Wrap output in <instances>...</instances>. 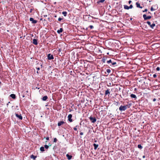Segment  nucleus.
Wrapping results in <instances>:
<instances>
[{
	"mask_svg": "<svg viewBox=\"0 0 160 160\" xmlns=\"http://www.w3.org/2000/svg\"><path fill=\"white\" fill-rule=\"evenodd\" d=\"M48 98V97L47 96H44L42 98V100L44 101H46Z\"/></svg>",
	"mask_w": 160,
	"mask_h": 160,
	"instance_id": "nucleus-13",
	"label": "nucleus"
},
{
	"mask_svg": "<svg viewBox=\"0 0 160 160\" xmlns=\"http://www.w3.org/2000/svg\"><path fill=\"white\" fill-rule=\"evenodd\" d=\"M72 71H71V74H72Z\"/></svg>",
	"mask_w": 160,
	"mask_h": 160,
	"instance_id": "nucleus-47",
	"label": "nucleus"
},
{
	"mask_svg": "<svg viewBox=\"0 0 160 160\" xmlns=\"http://www.w3.org/2000/svg\"><path fill=\"white\" fill-rule=\"evenodd\" d=\"M109 90H108L106 91V92H105L106 96L108 94H109Z\"/></svg>",
	"mask_w": 160,
	"mask_h": 160,
	"instance_id": "nucleus-26",
	"label": "nucleus"
},
{
	"mask_svg": "<svg viewBox=\"0 0 160 160\" xmlns=\"http://www.w3.org/2000/svg\"><path fill=\"white\" fill-rule=\"evenodd\" d=\"M48 59L49 60L53 59L54 58L53 55L51 54H48Z\"/></svg>",
	"mask_w": 160,
	"mask_h": 160,
	"instance_id": "nucleus-4",
	"label": "nucleus"
},
{
	"mask_svg": "<svg viewBox=\"0 0 160 160\" xmlns=\"http://www.w3.org/2000/svg\"><path fill=\"white\" fill-rule=\"evenodd\" d=\"M156 9H154L153 8V7H152L151 8V11H155V10Z\"/></svg>",
	"mask_w": 160,
	"mask_h": 160,
	"instance_id": "nucleus-28",
	"label": "nucleus"
},
{
	"mask_svg": "<svg viewBox=\"0 0 160 160\" xmlns=\"http://www.w3.org/2000/svg\"><path fill=\"white\" fill-rule=\"evenodd\" d=\"M80 135H83V132H81L80 133Z\"/></svg>",
	"mask_w": 160,
	"mask_h": 160,
	"instance_id": "nucleus-41",
	"label": "nucleus"
},
{
	"mask_svg": "<svg viewBox=\"0 0 160 160\" xmlns=\"http://www.w3.org/2000/svg\"><path fill=\"white\" fill-rule=\"evenodd\" d=\"M104 0H99V1L98 2V3H99V2H104Z\"/></svg>",
	"mask_w": 160,
	"mask_h": 160,
	"instance_id": "nucleus-27",
	"label": "nucleus"
},
{
	"mask_svg": "<svg viewBox=\"0 0 160 160\" xmlns=\"http://www.w3.org/2000/svg\"><path fill=\"white\" fill-rule=\"evenodd\" d=\"M145 155H144L142 156L143 158H145Z\"/></svg>",
	"mask_w": 160,
	"mask_h": 160,
	"instance_id": "nucleus-44",
	"label": "nucleus"
},
{
	"mask_svg": "<svg viewBox=\"0 0 160 160\" xmlns=\"http://www.w3.org/2000/svg\"><path fill=\"white\" fill-rule=\"evenodd\" d=\"M156 101V99L155 98H154L153 99V102H155Z\"/></svg>",
	"mask_w": 160,
	"mask_h": 160,
	"instance_id": "nucleus-43",
	"label": "nucleus"
},
{
	"mask_svg": "<svg viewBox=\"0 0 160 160\" xmlns=\"http://www.w3.org/2000/svg\"><path fill=\"white\" fill-rule=\"evenodd\" d=\"M143 17L145 20H147L150 19L151 18V17L148 16L147 17L146 14H144L143 15Z\"/></svg>",
	"mask_w": 160,
	"mask_h": 160,
	"instance_id": "nucleus-3",
	"label": "nucleus"
},
{
	"mask_svg": "<svg viewBox=\"0 0 160 160\" xmlns=\"http://www.w3.org/2000/svg\"><path fill=\"white\" fill-rule=\"evenodd\" d=\"M90 28V29H92L93 28V27L92 25H90L89 27Z\"/></svg>",
	"mask_w": 160,
	"mask_h": 160,
	"instance_id": "nucleus-32",
	"label": "nucleus"
},
{
	"mask_svg": "<svg viewBox=\"0 0 160 160\" xmlns=\"http://www.w3.org/2000/svg\"><path fill=\"white\" fill-rule=\"evenodd\" d=\"M107 62L108 63H110V60H107Z\"/></svg>",
	"mask_w": 160,
	"mask_h": 160,
	"instance_id": "nucleus-37",
	"label": "nucleus"
},
{
	"mask_svg": "<svg viewBox=\"0 0 160 160\" xmlns=\"http://www.w3.org/2000/svg\"><path fill=\"white\" fill-rule=\"evenodd\" d=\"M107 72L108 73H109L110 72V71H107Z\"/></svg>",
	"mask_w": 160,
	"mask_h": 160,
	"instance_id": "nucleus-46",
	"label": "nucleus"
},
{
	"mask_svg": "<svg viewBox=\"0 0 160 160\" xmlns=\"http://www.w3.org/2000/svg\"><path fill=\"white\" fill-rule=\"evenodd\" d=\"M63 31V29L62 28H60L59 30L57 31V32L58 33H60L62 32Z\"/></svg>",
	"mask_w": 160,
	"mask_h": 160,
	"instance_id": "nucleus-15",
	"label": "nucleus"
},
{
	"mask_svg": "<svg viewBox=\"0 0 160 160\" xmlns=\"http://www.w3.org/2000/svg\"><path fill=\"white\" fill-rule=\"evenodd\" d=\"M46 139L47 140H49V138L48 137H47L46 138Z\"/></svg>",
	"mask_w": 160,
	"mask_h": 160,
	"instance_id": "nucleus-40",
	"label": "nucleus"
},
{
	"mask_svg": "<svg viewBox=\"0 0 160 160\" xmlns=\"http://www.w3.org/2000/svg\"><path fill=\"white\" fill-rule=\"evenodd\" d=\"M1 83V82H0V83Z\"/></svg>",
	"mask_w": 160,
	"mask_h": 160,
	"instance_id": "nucleus-56",
	"label": "nucleus"
},
{
	"mask_svg": "<svg viewBox=\"0 0 160 160\" xmlns=\"http://www.w3.org/2000/svg\"><path fill=\"white\" fill-rule=\"evenodd\" d=\"M37 73H38V71H37Z\"/></svg>",
	"mask_w": 160,
	"mask_h": 160,
	"instance_id": "nucleus-54",
	"label": "nucleus"
},
{
	"mask_svg": "<svg viewBox=\"0 0 160 160\" xmlns=\"http://www.w3.org/2000/svg\"><path fill=\"white\" fill-rule=\"evenodd\" d=\"M131 106V104H127L125 106H126V108H129L130 106Z\"/></svg>",
	"mask_w": 160,
	"mask_h": 160,
	"instance_id": "nucleus-25",
	"label": "nucleus"
},
{
	"mask_svg": "<svg viewBox=\"0 0 160 160\" xmlns=\"http://www.w3.org/2000/svg\"><path fill=\"white\" fill-rule=\"evenodd\" d=\"M32 43L33 44L35 45H37L38 44L37 40V39H33V42Z\"/></svg>",
	"mask_w": 160,
	"mask_h": 160,
	"instance_id": "nucleus-8",
	"label": "nucleus"
},
{
	"mask_svg": "<svg viewBox=\"0 0 160 160\" xmlns=\"http://www.w3.org/2000/svg\"><path fill=\"white\" fill-rule=\"evenodd\" d=\"M30 21L32 22V23H36L37 22V21L36 20H34V19L32 18H30Z\"/></svg>",
	"mask_w": 160,
	"mask_h": 160,
	"instance_id": "nucleus-7",
	"label": "nucleus"
},
{
	"mask_svg": "<svg viewBox=\"0 0 160 160\" xmlns=\"http://www.w3.org/2000/svg\"><path fill=\"white\" fill-rule=\"evenodd\" d=\"M38 69L39 70V68H38Z\"/></svg>",
	"mask_w": 160,
	"mask_h": 160,
	"instance_id": "nucleus-49",
	"label": "nucleus"
},
{
	"mask_svg": "<svg viewBox=\"0 0 160 160\" xmlns=\"http://www.w3.org/2000/svg\"><path fill=\"white\" fill-rule=\"evenodd\" d=\"M57 141V139L56 138H55L54 139V141H53V142H56Z\"/></svg>",
	"mask_w": 160,
	"mask_h": 160,
	"instance_id": "nucleus-31",
	"label": "nucleus"
},
{
	"mask_svg": "<svg viewBox=\"0 0 160 160\" xmlns=\"http://www.w3.org/2000/svg\"><path fill=\"white\" fill-rule=\"evenodd\" d=\"M111 89V90L112 91V88Z\"/></svg>",
	"mask_w": 160,
	"mask_h": 160,
	"instance_id": "nucleus-50",
	"label": "nucleus"
},
{
	"mask_svg": "<svg viewBox=\"0 0 160 160\" xmlns=\"http://www.w3.org/2000/svg\"><path fill=\"white\" fill-rule=\"evenodd\" d=\"M126 109V106H125L121 105L119 108V110L121 111H125Z\"/></svg>",
	"mask_w": 160,
	"mask_h": 160,
	"instance_id": "nucleus-1",
	"label": "nucleus"
},
{
	"mask_svg": "<svg viewBox=\"0 0 160 160\" xmlns=\"http://www.w3.org/2000/svg\"><path fill=\"white\" fill-rule=\"evenodd\" d=\"M111 63L112 65H113V66H114L116 64V62H112L111 60Z\"/></svg>",
	"mask_w": 160,
	"mask_h": 160,
	"instance_id": "nucleus-23",
	"label": "nucleus"
},
{
	"mask_svg": "<svg viewBox=\"0 0 160 160\" xmlns=\"http://www.w3.org/2000/svg\"><path fill=\"white\" fill-rule=\"evenodd\" d=\"M157 75L155 74H154L153 75V77L154 78H156L157 77Z\"/></svg>",
	"mask_w": 160,
	"mask_h": 160,
	"instance_id": "nucleus-34",
	"label": "nucleus"
},
{
	"mask_svg": "<svg viewBox=\"0 0 160 160\" xmlns=\"http://www.w3.org/2000/svg\"><path fill=\"white\" fill-rule=\"evenodd\" d=\"M89 118L91 121L92 123H94L96 121V119L95 117H93L91 116L89 117Z\"/></svg>",
	"mask_w": 160,
	"mask_h": 160,
	"instance_id": "nucleus-2",
	"label": "nucleus"
},
{
	"mask_svg": "<svg viewBox=\"0 0 160 160\" xmlns=\"http://www.w3.org/2000/svg\"><path fill=\"white\" fill-rule=\"evenodd\" d=\"M93 146H94V149L96 150L97 149V148L98 147V144H96L95 143H94L93 144Z\"/></svg>",
	"mask_w": 160,
	"mask_h": 160,
	"instance_id": "nucleus-17",
	"label": "nucleus"
},
{
	"mask_svg": "<svg viewBox=\"0 0 160 160\" xmlns=\"http://www.w3.org/2000/svg\"><path fill=\"white\" fill-rule=\"evenodd\" d=\"M62 14L64 16H66L67 14V12L66 11L63 12H62Z\"/></svg>",
	"mask_w": 160,
	"mask_h": 160,
	"instance_id": "nucleus-22",
	"label": "nucleus"
},
{
	"mask_svg": "<svg viewBox=\"0 0 160 160\" xmlns=\"http://www.w3.org/2000/svg\"><path fill=\"white\" fill-rule=\"evenodd\" d=\"M44 148L46 149H48L49 148V146L48 145H44Z\"/></svg>",
	"mask_w": 160,
	"mask_h": 160,
	"instance_id": "nucleus-29",
	"label": "nucleus"
},
{
	"mask_svg": "<svg viewBox=\"0 0 160 160\" xmlns=\"http://www.w3.org/2000/svg\"><path fill=\"white\" fill-rule=\"evenodd\" d=\"M16 116L19 118L20 120H22V117L21 116V114L18 115L17 113H15Z\"/></svg>",
	"mask_w": 160,
	"mask_h": 160,
	"instance_id": "nucleus-6",
	"label": "nucleus"
},
{
	"mask_svg": "<svg viewBox=\"0 0 160 160\" xmlns=\"http://www.w3.org/2000/svg\"><path fill=\"white\" fill-rule=\"evenodd\" d=\"M73 129L75 131H77V128L76 127L74 128Z\"/></svg>",
	"mask_w": 160,
	"mask_h": 160,
	"instance_id": "nucleus-36",
	"label": "nucleus"
},
{
	"mask_svg": "<svg viewBox=\"0 0 160 160\" xmlns=\"http://www.w3.org/2000/svg\"><path fill=\"white\" fill-rule=\"evenodd\" d=\"M10 97L13 99H15L16 98V95L14 94H12L10 95Z\"/></svg>",
	"mask_w": 160,
	"mask_h": 160,
	"instance_id": "nucleus-14",
	"label": "nucleus"
},
{
	"mask_svg": "<svg viewBox=\"0 0 160 160\" xmlns=\"http://www.w3.org/2000/svg\"><path fill=\"white\" fill-rule=\"evenodd\" d=\"M138 147L140 149H142V147L140 144H138Z\"/></svg>",
	"mask_w": 160,
	"mask_h": 160,
	"instance_id": "nucleus-24",
	"label": "nucleus"
},
{
	"mask_svg": "<svg viewBox=\"0 0 160 160\" xmlns=\"http://www.w3.org/2000/svg\"><path fill=\"white\" fill-rule=\"evenodd\" d=\"M107 54H109V53H107Z\"/></svg>",
	"mask_w": 160,
	"mask_h": 160,
	"instance_id": "nucleus-55",
	"label": "nucleus"
},
{
	"mask_svg": "<svg viewBox=\"0 0 160 160\" xmlns=\"http://www.w3.org/2000/svg\"><path fill=\"white\" fill-rule=\"evenodd\" d=\"M130 97L132 98H135V99H136L137 98V97L136 96V95H135V94H131Z\"/></svg>",
	"mask_w": 160,
	"mask_h": 160,
	"instance_id": "nucleus-10",
	"label": "nucleus"
},
{
	"mask_svg": "<svg viewBox=\"0 0 160 160\" xmlns=\"http://www.w3.org/2000/svg\"><path fill=\"white\" fill-rule=\"evenodd\" d=\"M62 19V18H58V21H61V20Z\"/></svg>",
	"mask_w": 160,
	"mask_h": 160,
	"instance_id": "nucleus-35",
	"label": "nucleus"
},
{
	"mask_svg": "<svg viewBox=\"0 0 160 160\" xmlns=\"http://www.w3.org/2000/svg\"><path fill=\"white\" fill-rule=\"evenodd\" d=\"M30 158H31L33 159H35L36 158H37V156H34V155H32L30 156Z\"/></svg>",
	"mask_w": 160,
	"mask_h": 160,
	"instance_id": "nucleus-16",
	"label": "nucleus"
},
{
	"mask_svg": "<svg viewBox=\"0 0 160 160\" xmlns=\"http://www.w3.org/2000/svg\"><path fill=\"white\" fill-rule=\"evenodd\" d=\"M66 157L68 160L71 159L72 158V156L71 155H70L68 154H67L66 155Z\"/></svg>",
	"mask_w": 160,
	"mask_h": 160,
	"instance_id": "nucleus-12",
	"label": "nucleus"
},
{
	"mask_svg": "<svg viewBox=\"0 0 160 160\" xmlns=\"http://www.w3.org/2000/svg\"><path fill=\"white\" fill-rule=\"evenodd\" d=\"M136 5L137 7L140 8H142V7L140 6V3H138V2H137L136 3Z\"/></svg>",
	"mask_w": 160,
	"mask_h": 160,
	"instance_id": "nucleus-11",
	"label": "nucleus"
},
{
	"mask_svg": "<svg viewBox=\"0 0 160 160\" xmlns=\"http://www.w3.org/2000/svg\"><path fill=\"white\" fill-rule=\"evenodd\" d=\"M155 24L153 23L151 24V26L150 27L152 28L153 29V28L155 26Z\"/></svg>",
	"mask_w": 160,
	"mask_h": 160,
	"instance_id": "nucleus-21",
	"label": "nucleus"
},
{
	"mask_svg": "<svg viewBox=\"0 0 160 160\" xmlns=\"http://www.w3.org/2000/svg\"><path fill=\"white\" fill-rule=\"evenodd\" d=\"M124 8L125 9L128 10L129 9V7L128 6L126 5H124Z\"/></svg>",
	"mask_w": 160,
	"mask_h": 160,
	"instance_id": "nucleus-19",
	"label": "nucleus"
},
{
	"mask_svg": "<svg viewBox=\"0 0 160 160\" xmlns=\"http://www.w3.org/2000/svg\"><path fill=\"white\" fill-rule=\"evenodd\" d=\"M95 142H97V141H95Z\"/></svg>",
	"mask_w": 160,
	"mask_h": 160,
	"instance_id": "nucleus-51",
	"label": "nucleus"
},
{
	"mask_svg": "<svg viewBox=\"0 0 160 160\" xmlns=\"http://www.w3.org/2000/svg\"><path fill=\"white\" fill-rule=\"evenodd\" d=\"M160 70V68L159 67H157V68H156V70Z\"/></svg>",
	"mask_w": 160,
	"mask_h": 160,
	"instance_id": "nucleus-38",
	"label": "nucleus"
},
{
	"mask_svg": "<svg viewBox=\"0 0 160 160\" xmlns=\"http://www.w3.org/2000/svg\"><path fill=\"white\" fill-rule=\"evenodd\" d=\"M129 7V9H131V8H132L133 7V6L132 5H130V6Z\"/></svg>",
	"mask_w": 160,
	"mask_h": 160,
	"instance_id": "nucleus-33",
	"label": "nucleus"
},
{
	"mask_svg": "<svg viewBox=\"0 0 160 160\" xmlns=\"http://www.w3.org/2000/svg\"><path fill=\"white\" fill-rule=\"evenodd\" d=\"M40 150L42 152L44 151H45L44 147H41L40 148Z\"/></svg>",
	"mask_w": 160,
	"mask_h": 160,
	"instance_id": "nucleus-20",
	"label": "nucleus"
},
{
	"mask_svg": "<svg viewBox=\"0 0 160 160\" xmlns=\"http://www.w3.org/2000/svg\"><path fill=\"white\" fill-rule=\"evenodd\" d=\"M72 115L71 114H69L68 116V120L70 122L72 121Z\"/></svg>",
	"mask_w": 160,
	"mask_h": 160,
	"instance_id": "nucleus-5",
	"label": "nucleus"
},
{
	"mask_svg": "<svg viewBox=\"0 0 160 160\" xmlns=\"http://www.w3.org/2000/svg\"><path fill=\"white\" fill-rule=\"evenodd\" d=\"M107 70H109V69H107Z\"/></svg>",
	"mask_w": 160,
	"mask_h": 160,
	"instance_id": "nucleus-53",
	"label": "nucleus"
},
{
	"mask_svg": "<svg viewBox=\"0 0 160 160\" xmlns=\"http://www.w3.org/2000/svg\"><path fill=\"white\" fill-rule=\"evenodd\" d=\"M147 9H145V10L144 11H143V12H147Z\"/></svg>",
	"mask_w": 160,
	"mask_h": 160,
	"instance_id": "nucleus-39",
	"label": "nucleus"
},
{
	"mask_svg": "<svg viewBox=\"0 0 160 160\" xmlns=\"http://www.w3.org/2000/svg\"><path fill=\"white\" fill-rule=\"evenodd\" d=\"M147 23L150 26H151V22L149 21H148L147 22Z\"/></svg>",
	"mask_w": 160,
	"mask_h": 160,
	"instance_id": "nucleus-30",
	"label": "nucleus"
},
{
	"mask_svg": "<svg viewBox=\"0 0 160 160\" xmlns=\"http://www.w3.org/2000/svg\"><path fill=\"white\" fill-rule=\"evenodd\" d=\"M131 2H132V1L131 0H130L128 2V3H129V4H130L131 3Z\"/></svg>",
	"mask_w": 160,
	"mask_h": 160,
	"instance_id": "nucleus-42",
	"label": "nucleus"
},
{
	"mask_svg": "<svg viewBox=\"0 0 160 160\" xmlns=\"http://www.w3.org/2000/svg\"><path fill=\"white\" fill-rule=\"evenodd\" d=\"M64 123L65 122L63 121H60L58 123V126H60L61 125L64 124Z\"/></svg>",
	"mask_w": 160,
	"mask_h": 160,
	"instance_id": "nucleus-9",
	"label": "nucleus"
},
{
	"mask_svg": "<svg viewBox=\"0 0 160 160\" xmlns=\"http://www.w3.org/2000/svg\"><path fill=\"white\" fill-rule=\"evenodd\" d=\"M137 88H135L134 89V91H137Z\"/></svg>",
	"mask_w": 160,
	"mask_h": 160,
	"instance_id": "nucleus-45",
	"label": "nucleus"
},
{
	"mask_svg": "<svg viewBox=\"0 0 160 160\" xmlns=\"http://www.w3.org/2000/svg\"><path fill=\"white\" fill-rule=\"evenodd\" d=\"M132 18H131L130 20H132Z\"/></svg>",
	"mask_w": 160,
	"mask_h": 160,
	"instance_id": "nucleus-52",
	"label": "nucleus"
},
{
	"mask_svg": "<svg viewBox=\"0 0 160 160\" xmlns=\"http://www.w3.org/2000/svg\"><path fill=\"white\" fill-rule=\"evenodd\" d=\"M116 104H117L116 105H117L118 104V103L117 102H116Z\"/></svg>",
	"mask_w": 160,
	"mask_h": 160,
	"instance_id": "nucleus-48",
	"label": "nucleus"
},
{
	"mask_svg": "<svg viewBox=\"0 0 160 160\" xmlns=\"http://www.w3.org/2000/svg\"><path fill=\"white\" fill-rule=\"evenodd\" d=\"M107 58L104 57L102 59V61L103 62H105V61L107 60Z\"/></svg>",
	"mask_w": 160,
	"mask_h": 160,
	"instance_id": "nucleus-18",
	"label": "nucleus"
}]
</instances>
